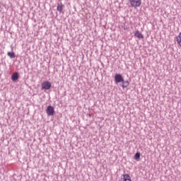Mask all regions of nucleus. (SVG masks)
Returning <instances> with one entry per match:
<instances>
[{"label":"nucleus","instance_id":"f257e3e1","mask_svg":"<svg viewBox=\"0 0 181 181\" xmlns=\"http://www.w3.org/2000/svg\"><path fill=\"white\" fill-rule=\"evenodd\" d=\"M129 4L132 8L136 9L142 5V0H129Z\"/></svg>","mask_w":181,"mask_h":181},{"label":"nucleus","instance_id":"f03ea898","mask_svg":"<svg viewBox=\"0 0 181 181\" xmlns=\"http://www.w3.org/2000/svg\"><path fill=\"white\" fill-rule=\"evenodd\" d=\"M42 90H50L52 88V83L48 81H45L41 84Z\"/></svg>","mask_w":181,"mask_h":181},{"label":"nucleus","instance_id":"7ed1b4c3","mask_svg":"<svg viewBox=\"0 0 181 181\" xmlns=\"http://www.w3.org/2000/svg\"><path fill=\"white\" fill-rule=\"evenodd\" d=\"M46 112L49 117L54 115V107H53L52 105H49L47 107Z\"/></svg>","mask_w":181,"mask_h":181},{"label":"nucleus","instance_id":"20e7f679","mask_svg":"<svg viewBox=\"0 0 181 181\" xmlns=\"http://www.w3.org/2000/svg\"><path fill=\"white\" fill-rule=\"evenodd\" d=\"M115 81L117 83H122V81H124V78H122V75H121L119 74H116L115 75Z\"/></svg>","mask_w":181,"mask_h":181},{"label":"nucleus","instance_id":"39448f33","mask_svg":"<svg viewBox=\"0 0 181 181\" xmlns=\"http://www.w3.org/2000/svg\"><path fill=\"white\" fill-rule=\"evenodd\" d=\"M120 181H132L129 174H124L121 176Z\"/></svg>","mask_w":181,"mask_h":181},{"label":"nucleus","instance_id":"423d86ee","mask_svg":"<svg viewBox=\"0 0 181 181\" xmlns=\"http://www.w3.org/2000/svg\"><path fill=\"white\" fill-rule=\"evenodd\" d=\"M64 8V5L63 4L60 3L57 4V11L59 12L60 13H63V8Z\"/></svg>","mask_w":181,"mask_h":181},{"label":"nucleus","instance_id":"0eeeda50","mask_svg":"<svg viewBox=\"0 0 181 181\" xmlns=\"http://www.w3.org/2000/svg\"><path fill=\"white\" fill-rule=\"evenodd\" d=\"M18 78H19V74H18V72H14L11 75V80L13 81H16L18 80Z\"/></svg>","mask_w":181,"mask_h":181},{"label":"nucleus","instance_id":"6e6552de","mask_svg":"<svg viewBox=\"0 0 181 181\" xmlns=\"http://www.w3.org/2000/svg\"><path fill=\"white\" fill-rule=\"evenodd\" d=\"M134 36L137 37L138 39H144V35L141 33L139 30H136L134 33Z\"/></svg>","mask_w":181,"mask_h":181},{"label":"nucleus","instance_id":"1a4fd4ad","mask_svg":"<svg viewBox=\"0 0 181 181\" xmlns=\"http://www.w3.org/2000/svg\"><path fill=\"white\" fill-rule=\"evenodd\" d=\"M177 43L181 47V33L176 37Z\"/></svg>","mask_w":181,"mask_h":181},{"label":"nucleus","instance_id":"9d476101","mask_svg":"<svg viewBox=\"0 0 181 181\" xmlns=\"http://www.w3.org/2000/svg\"><path fill=\"white\" fill-rule=\"evenodd\" d=\"M122 88H127V87H128V86H129V82L128 81H124L123 79V81H122Z\"/></svg>","mask_w":181,"mask_h":181},{"label":"nucleus","instance_id":"9b49d317","mask_svg":"<svg viewBox=\"0 0 181 181\" xmlns=\"http://www.w3.org/2000/svg\"><path fill=\"white\" fill-rule=\"evenodd\" d=\"M7 55H8L11 59H15V52H8L7 53Z\"/></svg>","mask_w":181,"mask_h":181},{"label":"nucleus","instance_id":"f8f14e48","mask_svg":"<svg viewBox=\"0 0 181 181\" xmlns=\"http://www.w3.org/2000/svg\"><path fill=\"white\" fill-rule=\"evenodd\" d=\"M141 158V153L137 152L134 156V159H139Z\"/></svg>","mask_w":181,"mask_h":181}]
</instances>
